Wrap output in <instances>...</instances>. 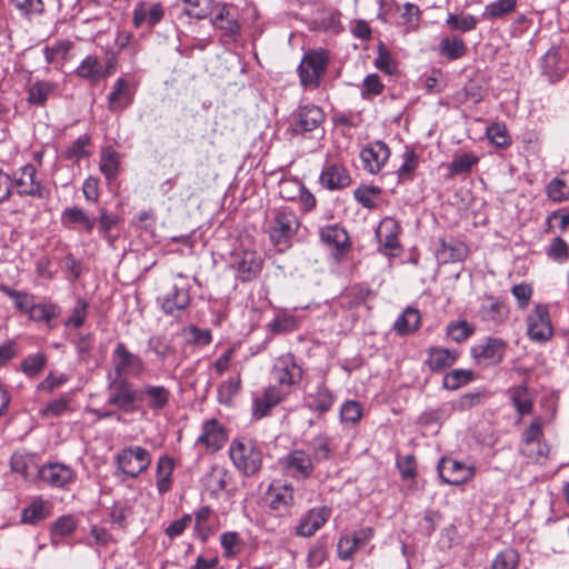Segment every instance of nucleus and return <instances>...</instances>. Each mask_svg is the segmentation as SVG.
Here are the masks:
<instances>
[{
    "label": "nucleus",
    "mask_w": 569,
    "mask_h": 569,
    "mask_svg": "<svg viewBox=\"0 0 569 569\" xmlns=\"http://www.w3.org/2000/svg\"><path fill=\"white\" fill-rule=\"evenodd\" d=\"M10 3L19 12V14L28 20L40 17L46 11L43 0H10Z\"/></svg>",
    "instance_id": "obj_48"
},
{
    "label": "nucleus",
    "mask_w": 569,
    "mask_h": 569,
    "mask_svg": "<svg viewBox=\"0 0 569 569\" xmlns=\"http://www.w3.org/2000/svg\"><path fill=\"white\" fill-rule=\"evenodd\" d=\"M0 291L13 301L14 308L17 310L24 315H29L36 302L33 295L12 289L7 284H0Z\"/></svg>",
    "instance_id": "obj_47"
},
{
    "label": "nucleus",
    "mask_w": 569,
    "mask_h": 569,
    "mask_svg": "<svg viewBox=\"0 0 569 569\" xmlns=\"http://www.w3.org/2000/svg\"><path fill=\"white\" fill-rule=\"evenodd\" d=\"M113 377H140L147 370L146 361L131 352L124 342L119 341L112 351Z\"/></svg>",
    "instance_id": "obj_8"
},
{
    "label": "nucleus",
    "mask_w": 569,
    "mask_h": 569,
    "mask_svg": "<svg viewBox=\"0 0 569 569\" xmlns=\"http://www.w3.org/2000/svg\"><path fill=\"white\" fill-rule=\"evenodd\" d=\"M439 477L443 483L459 486L470 481L475 477V467L467 466L450 457L440 459L437 466Z\"/></svg>",
    "instance_id": "obj_12"
},
{
    "label": "nucleus",
    "mask_w": 569,
    "mask_h": 569,
    "mask_svg": "<svg viewBox=\"0 0 569 569\" xmlns=\"http://www.w3.org/2000/svg\"><path fill=\"white\" fill-rule=\"evenodd\" d=\"M325 112L315 104L300 106L291 116L290 130L293 134H305L320 129Z\"/></svg>",
    "instance_id": "obj_9"
},
{
    "label": "nucleus",
    "mask_w": 569,
    "mask_h": 569,
    "mask_svg": "<svg viewBox=\"0 0 569 569\" xmlns=\"http://www.w3.org/2000/svg\"><path fill=\"white\" fill-rule=\"evenodd\" d=\"M507 352V342L501 338L488 337L472 347L471 355L478 365L497 366Z\"/></svg>",
    "instance_id": "obj_14"
},
{
    "label": "nucleus",
    "mask_w": 569,
    "mask_h": 569,
    "mask_svg": "<svg viewBox=\"0 0 569 569\" xmlns=\"http://www.w3.org/2000/svg\"><path fill=\"white\" fill-rule=\"evenodd\" d=\"M228 441L226 428L216 419H207L201 426V433L196 446H202L208 452L214 453L223 448Z\"/></svg>",
    "instance_id": "obj_15"
},
{
    "label": "nucleus",
    "mask_w": 569,
    "mask_h": 569,
    "mask_svg": "<svg viewBox=\"0 0 569 569\" xmlns=\"http://www.w3.org/2000/svg\"><path fill=\"white\" fill-rule=\"evenodd\" d=\"M279 463L284 473L297 480L309 479L315 471L310 455L302 449H293L280 458Z\"/></svg>",
    "instance_id": "obj_10"
},
{
    "label": "nucleus",
    "mask_w": 569,
    "mask_h": 569,
    "mask_svg": "<svg viewBox=\"0 0 569 569\" xmlns=\"http://www.w3.org/2000/svg\"><path fill=\"white\" fill-rule=\"evenodd\" d=\"M164 17V9L160 2H139L132 12V23L136 28L147 26L153 28Z\"/></svg>",
    "instance_id": "obj_23"
},
{
    "label": "nucleus",
    "mask_w": 569,
    "mask_h": 569,
    "mask_svg": "<svg viewBox=\"0 0 569 569\" xmlns=\"http://www.w3.org/2000/svg\"><path fill=\"white\" fill-rule=\"evenodd\" d=\"M419 163V157L413 149H406L403 161L398 169L400 180H411Z\"/></svg>",
    "instance_id": "obj_60"
},
{
    "label": "nucleus",
    "mask_w": 569,
    "mask_h": 569,
    "mask_svg": "<svg viewBox=\"0 0 569 569\" xmlns=\"http://www.w3.org/2000/svg\"><path fill=\"white\" fill-rule=\"evenodd\" d=\"M231 267L237 271L240 281L248 282L259 276L262 260L256 251L243 250L232 254Z\"/></svg>",
    "instance_id": "obj_17"
},
{
    "label": "nucleus",
    "mask_w": 569,
    "mask_h": 569,
    "mask_svg": "<svg viewBox=\"0 0 569 569\" xmlns=\"http://www.w3.org/2000/svg\"><path fill=\"white\" fill-rule=\"evenodd\" d=\"M390 157V149L383 141H376L360 151L362 168L377 174Z\"/></svg>",
    "instance_id": "obj_20"
},
{
    "label": "nucleus",
    "mask_w": 569,
    "mask_h": 569,
    "mask_svg": "<svg viewBox=\"0 0 569 569\" xmlns=\"http://www.w3.org/2000/svg\"><path fill=\"white\" fill-rule=\"evenodd\" d=\"M288 391L282 390L278 386H269L264 388L261 396L253 399L252 416L259 420L267 417L271 409L278 406L287 397Z\"/></svg>",
    "instance_id": "obj_22"
},
{
    "label": "nucleus",
    "mask_w": 569,
    "mask_h": 569,
    "mask_svg": "<svg viewBox=\"0 0 569 569\" xmlns=\"http://www.w3.org/2000/svg\"><path fill=\"white\" fill-rule=\"evenodd\" d=\"M38 476L41 481L53 488H66L76 481V471L60 462H49L39 468Z\"/></svg>",
    "instance_id": "obj_16"
},
{
    "label": "nucleus",
    "mask_w": 569,
    "mask_h": 569,
    "mask_svg": "<svg viewBox=\"0 0 569 569\" xmlns=\"http://www.w3.org/2000/svg\"><path fill=\"white\" fill-rule=\"evenodd\" d=\"M152 461L151 453L141 446L122 448L116 456L117 475L122 473L136 479L148 470Z\"/></svg>",
    "instance_id": "obj_6"
},
{
    "label": "nucleus",
    "mask_w": 569,
    "mask_h": 569,
    "mask_svg": "<svg viewBox=\"0 0 569 569\" xmlns=\"http://www.w3.org/2000/svg\"><path fill=\"white\" fill-rule=\"evenodd\" d=\"M140 402L146 401V406L153 412H160L168 407L171 398L170 390L164 386L144 385L139 389Z\"/></svg>",
    "instance_id": "obj_24"
},
{
    "label": "nucleus",
    "mask_w": 569,
    "mask_h": 569,
    "mask_svg": "<svg viewBox=\"0 0 569 569\" xmlns=\"http://www.w3.org/2000/svg\"><path fill=\"white\" fill-rule=\"evenodd\" d=\"M91 136L83 133L77 138L62 153L66 160L80 161L90 156Z\"/></svg>",
    "instance_id": "obj_46"
},
{
    "label": "nucleus",
    "mask_w": 569,
    "mask_h": 569,
    "mask_svg": "<svg viewBox=\"0 0 569 569\" xmlns=\"http://www.w3.org/2000/svg\"><path fill=\"white\" fill-rule=\"evenodd\" d=\"M473 333V328L467 320L451 322L447 327V336L455 342H462Z\"/></svg>",
    "instance_id": "obj_63"
},
{
    "label": "nucleus",
    "mask_w": 569,
    "mask_h": 569,
    "mask_svg": "<svg viewBox=\"0 0 569 569\" xmlns=\"http://www.w3.org/2000/svg\"><path fill=\"white\" fill-rule=\"evenodd\" d=\"M70 403L71 397L63 393L59 398L49 401L41 410V415L46 418H58L68 411H72Z\"/></svg>",
    "instance_id": "obj_52"
},
{
    "label": "nucleus",
    "mask_w": 569,
    "mask_h": 569,
    "mask_svg": "<svg viewBox=\"0 0 569 569\" xmlns=\"http://www.w3.org/2000/svg\"><path fill=\"white\" fill-rule=\"evenodd\" d=\"M331 508L319 506L308 510L300 519L296 528L297 536L311 537L329 520Z\"/></svg>",
    "instance_id": "obj_21"
},
{
    "label": "nucleus",
    "mask_w": 569,
    "mask_h": 569,
    "mask_svg": "<svg viewBox=\"0 0 569 569\" xmlns=\"http://www.w3.org/2000/svg\"><path fill=\"white\" fill-rule=\"evenodd\" d=\"M518 551L513 548H506L493 558L491 569H518Z\"/></svg>",
    "instance_id": "obj_57"
},
{
    "label": "nucleus",
    "mask_w": 569,
    "mask_h": 569,
    "mask_svg": "<svg viewBox=\"0 0 569 569\" xmlns=\"http://www.w3.org/2000/svg\"><path fill=\"white\" fill-rule=\"evenodd\" d=\"M436 256L442 263L459 262L467 258L468 248L462 242L447 243L441 239Z\"/></svg>",
    "instance_id": "obj_40"
},
{
    "label": "nucleus",
    "mask_w": 569,
    "mask_h": 569,
    "mask_svg": "<svg viewBox=\"0 0 569 569\" xmlns=\"http://www.w3.org/2000/svg\"><path fill=\"white\" fill-rule=\"evenodd\" d=\"M467 51L468 47L465 40L456 33L442 37L438 44V53L449 61L461 59Z\"/></svg>",
    "instance_id": "obj_34"
},
{
    "label": "nucleus",
    "mask_w": 569,
    "mask_h": 569,
    "mask_svg": "<svg viewBox=\"0 0 569 569\" xmlns=\"http://www.w3.org/2000/svg\"><path fill=\"white\" fill-rule=\"evenodd\" d=\"M421 322V316L418 309L407 307L396 319L393 330L399 336H408L416 332Z\"/></svg>",
    "instance_id": "obj_38"
},
{
    "label": "nucleus",
    "mask_w": 569,
    "mask_h": 569,
    "mask_svg": "<svg viewBox=\"0 0 569 569\" xmlns=\"http://www.w3.org/2000/svg\"><path fill=\"white\" fill-rule=\"evenodd\" d=\"M232 6L222 3L217 14L210 20L212 27L220 30L224 37L236 39L240 34V23L231 13Z\"/></svg>",
    "instance_id": "obj_26"
},
{
    "label": "nucleus",
    "mask_w": 569,
    "mask_h": 569,
    "mask_svg": "<svg viewBox=\"0 0 569 569\" xmlns=\"http://www.w3.org/2000/svg\"><path fill=\"white\" fill-rule=\"evenodd\" d=\"M328 63L329 54L326 50L307 51L298 66L300 84L305 89L318 88L321 78L326 74Z\"/></svg>",
    "instance_id": "obj_5"
},
{
    "label": "nucleus",
    "mask_w": 569,
    "mask_h": 569,
    "mask_svg": "<svg viewBox=\"0 0 569 569\" xmlns=\"http://www.w3.org/2000/svg\"><path fill=\"white\" fill-rule=\"evenodd\" d=\"M547 194L555 202L569 200V187L559 178H553L547 186Z\"/></svg>",
    "instance_id": "obj_64"
},
{
    "label": "nucleus",
    "mask_w": 569,
    "mask_h": 569,
    "mask_svg": "<svg viewBox=\"0 0 569 569\" xmlns=\"http://www.w3.org/2000/svg\"><path fill=\"white\" fill-rule=\"evenodd\" d=\"M320 239L331 250L336 260L342 258L351 248L347 231L338 224L321 228Z\"/></svg>",
    "instance_id": "obj_19"
},
{
    "label": "nucleus",
    "mask_w": 569,
    "mask_h": 569,
    "mask_svg": "<svg viewBox=\"0 0 569 569\" xmlns=\"http://www.w3.org/2000/svg\"><path fill=\"white\" fill-rule=\"evenodd\" d=\"M509 396L511 403L520 416L531 413L533 409V395L526 385L510 388Z\"/></svg>",
    "instance_id": "obj_39"
},
{
    "label": "nucleus",
    "mask_w": 569,
    "mask_h": 569,
    "mask_svg": "<svg viewBox=\"0 0 569 569\" xmlns=\"http://www.w3.org/2000/svg\"><path fill=\"white\" fill-rule=\"evenodd\" d=\"M333 395L323 383H319L315 391H310L306 397L308 408L319 413L329 411L333 405Z\"/></svg>",
    "instance_id": "obj_35"
},
{
    "label": "nucleus",
    "mask_w": 569,
    "mask_h": 569,
    "mask_svg": "<svg viewBox=\"0 0 569 569\" xmlns=\"http://www.w3.org/2000/svg\"><path fill=\"white\" fill-rule=\"evenodd\" d=\"M445 23L451 32L467 33L476 30L479 20L471 13H448Z\"/></svg>",
    "instance_id": "obj_41"
},
{
    "label": "nucleus",
    "mask_w": 569,
    "mask_h": 569,
    "mask_svg": "<svg viewBox=\"0 0 569 569\" xmlns=\"http://www.w3.org/2000/svg\"><path fill=\"white\" fill-rule=\"evenodd\" d=\"M61 313V308L53 302H34L28 317L34 322H44L49 329H53L56 325L53 320Z\"/></svg>",
    "instance_id": "obj_37"
},
{
    "label": "nucleus",
    "mask_w": 569,
    "mask_h": 569,
    "mask_svg": "<svg viewBox=\"0 0 569 569\" xmlns=\"http://www.w3.org/2000/svg\"><path fill=\"white\" fill-rule=\"evenodd\" d=\"M241 389V376L240 372L236 377H229L218 387V401L221 405L229 406L232 402L234 396L239 393Z\"/></svg>",
    "instance_id": "obj_49"
},
{
    "label": "nucleus",
    "mask_w": 569,
    "mask_h": 569,
    "mask_svg": "<svg viewBox=\"0 0 569 569\" xmlns=\"http://www.w3.org/2000/svg\"><path fill=\"white\" fill-rule=\"evenodd\" d=\"M320 183L329 190H338L348 187L351 183V177L343 166L332 163L323 168Z\"/></svg>",
    "instance_id": "obj_29"
},
{
    "label": "nucleus",
    "mask_w": 569,
    "mask_h": 569,
    "mask_svg": "<svg viewBox=\"0 0 569 569\" xmlns=\"http://www.w3.org/2000/svg\"><path fill=\"white\" fill-rule=\"evenodd\" d=\"M489 299L492 302L489 306L482 307V319L493 323H501L508 317V308L503 302L493 301L492 297H489Z\"/></svg>",
    "instance_id": "obj_58"
},
{
    "label": "nucleus",
    "mask_w": 569,
    "mask_h": 569,
    "mask_svg": "<svg viewBox=\"0 0 569 569\" xmlns=\"http://www.w3.org/2000/svg\"><path fill=\"white\" fill-rule=\"evenodd\" d=\"M48 362V357L44 352H37L27 356L20 363L21 372L29 379L38 378Z\"/></svg>",
    "instance_id": "obj_45"
},
{
    "label": "nucleus",
    "mask_w": 569,
    "mask_h": 569,
    "mask_svg": "<svg viewBox=\"0 0 569 569\" xmlns=\"http://www.w3.org/2000/svg\"><path fill=\"white\" fill-rule=\"evenodd\" d=\"M61 223L68 229L81 226L87 233H91L96 224V218L88 214L82 208L71 207L62 211Z\"/></svg>",
    "instance_id": "obj_32"
},
{
    "label": "nucleus",
    "mask_w": 569,
    "mask_h": 569,
    "mask_svg": "<svg viewBox=\"0 0 569 569\" xmlns=\"http://www.w3.org/2000/svg\"><path fill=\"white\" fill-rule=\"evenodd\" d=\"M108 109L111 112H121L133 102V94L129 89V83L123 78H118L112 90L107 97Z\"/></svg>",
    "instance_id": "obj_28"
},
{
    "label": "nucleus",
    "mask_w": 569,
    "mask_h": 569,
    "mask_svg": "<svg viewBox=\"0 0 569 569\" xmlns=\"http://www.w3.org/2000/svg\"><path fill=\"white\" fill-rule=\"evenodd\" d=\"M191 284L186 276L178 273L171 287L157 298L161 311L176 319L188 309L191 302Z\"/></svg>",
    "instance_id": "obj_4"
},
{
    "label": "nucleus",
    "mask_w": 569,
    "mask_h": 569,
    "mask_svg": "<svg viewBox=\"0 0 569 569\" xmlns=\"http://www.w3.org/2000/svg\"><path fill=\"white\" fill-rule=\"evenodd\" d=\"M56 84L50 81L37 80L28 89V103L43 107L49 96L54 91Z\"/></svg>",
    "instance_id": "obj_43"
},
{
    "label": "nucleus",
    "mask_w": 569,
    "mask_h": 569,
    "mask_svg": "<svg viewBox=\"0 0 569 569\" xmlns=\"http://www.w3.org/2000/svg\"><path fill=\"white\" fill-rule=\"evenodd\" d=\"M487 138L498 148L505 149L511 144V138L503 123L495 122L487 128Z\"/></svg>",
    "instance_id": "obj_56"
},
{
    "label": "nucleus",
    "mask_w": 569,
    "mask_h": 569,
    "mask_svg": "<svg viewBox=\"0 0 569 569\" xmlns=\"http://www.w3.org/2000/svg\"><path fill=\"white\" fill-rule=\"evenodd\" d=\"M120 168V154L112 148H107L101 153L99 164L100 171L103 173L108 182L117 179Z\"/></svg>",
    "instance_id": "obj_44"
},
{
    "label": "nucleus",
    "mask_w": 569,
    "mask_h": 569,
    "mask_svg": "<svg viewBox=\"0 0 569 569\" xmlns=\"http://www.w3.org/2000/svg\"><path fill=\"white\" fill-rule=\"evenodd\" d=\"M400 227L393 219H385L376 230L379 243L382 246L386 254L397 256L395 251L400 249L398 236Z\"/></svg>",
    "instance_id": "obj_25"
},
{
    "label": "nucleus",
    "mask_w": 569,
    "mask_h": 569,
    "mask_svg": "<svg viewBox=\"0 0 569 569\" xmlns=\"http://www.w3.org/2000/svg\"><path fill=\"white\" fill-rule=\"evenodd\" d=\"M173 458L167 455L159 457L156 466V487L159 495L163 496L171 490L173 483Z\"/></svg>",
    "instance_id": "obj_33"
},
{
    "label": "nucleus",
    "mask_w": 569,
    "mask_h": 569,
    "mask_svg": "<svg viewBox=\"0 0 569 569\" xmlns=\"http://www.w3.org/2000/svg\"><path fill=\"white\" fill-rule=\"evenodd\" d=\"M479 159L473 153H462L456 156L449 163V177L469 173Z\"/></svg>",
    "instance_id": "obj_51"
},
{
    "label": "nucleus",
    "mask_w": 569,
    "mask_h": 569,
    "mask_svg": "<svg viewBox=\"0 0 569 569\" xmlns=\"http://www.w3.org/2000/svg\"><path fill=\"white\" fill-rule=\"evenodd\" d=\"M459 353L440 347H431L427 350L426 365L431 371H442L453 366Z\"/></svg>",
    "instance_id": "obj_31"
},
{
    "label": "nucleus",
    "mask_w": 569,
    "mask_h": 569,
    "mask_svg": "<svg viewBox=\"0 0 569 569\" xmlns=\"http://www.w3.org/2000/svg\"><path fill=\"white\" fill-rule=\"evenodd\" d=\"M52 513V505L38 497L31 503L21 510L20 521L23 525H37L46 520Z\"/></svg>",
    "instance_id": "obj_30"
},
{
    "label": "nucleus",
    "mask_w": 569,
    "mask_h": 569,
    "mask_svg": "<svg viewBox=\"0 0 569 569\" xmlns=\"http://www.w3.org/2000/svg\"><path fill=\"white\" fill-rule=\"evenodd\" d=\"M302 373L301 367L297 365L292 355L281 357L273 368V377L278 387L288 392L292 386L301 381Z\"/></svg>",
    "instance_id": "obj_18"
},
{
    "label": "nucleus",
    "mask_w": 569,
    "mask_h": 569,
    "mask_svg": "<svg viewBox=\"0 0 569 569\" xmlns=\"http://www.w3.org/2000/svg\"><path fill=\"white\" fill-rule=\"evenodd\" d=\"M308 450L313 463L327 461L332 455L331 440L325 435H318L308 443Z\"/></svg>",
    "instance_id": "obj_42"
},
{
    "label": "nucleus",
    "mask_w": 569,
    "mask_h": 569,
    "mask_svg": "<svg viewBox=\"0 0 569 569\" xmlns=\"http://www.w3.org/2000/svg\"><path fill=\"white\" fill-rule=\"evenodd\" d=\"M74 72L79 78L88 80L92 84L111 74L109 66L103 67L98 57L92 54L87 56Z\"/></svg>",
    "instance_id": "obj_27"
},
{
    "label": "nucleus",
    "mask_w": 569,
    "mask_h": 569,
    "mask_svg": "<svg viewBox=\"0 0 569 569\" xmlns=\"http://www.w3.org/2000/svg\"><path fill=\"white\" fill-rule=\"evenodd\" d=\"M377 51L378 56L373 60V66L387 74L395 73L397 71L396 61L391 57L389 48L381 40L377 43Z\"/></svg>",
    "instance_id": "obj_53"
},
{
    "label": "nucleus",
    "mask_w": 569,
    "mask_h": 569,
    "mask_svg": "<svg viewBox=\"0 0 569 569\" xmlns=\"http://www.w3.org/2000/svg\"><path fill=\"white\" fill-rule=\"evenodd\" d=\"M546 253L552 260L563 263L569 258V246L561 237H556L546 249Z\"/></svg>",
    "instance_id": "obj_62"
},
{
    "label": "nucleus",
    "mask_w": 569,
    "mask_h": 569,
    "mask_svg": "<svg viewBox=\"0 0 569 569\" xmlns=\"http://www.w3.org/2000/svg\"><path fill=\"white\" fill-rule=\"evenodd\" d=\"M517 8V0H497L485 7L482 16L487 19H500L512 13Z\"/></svg>",
    "instance_id": "obj_50"
},
{
    "label": "nucleus",
    "mask_w": 569,
    "mask_h": 569,
    "mask_svg": "<svg viewBox=\"0 0 569 569\" xmlns=\"http://www.w3.org/2000/svg\"><path fill=\"white\" fill-rule=\"evenodd\" d=\"M450 411L446 405L435 409H427L419 416V423L426 427L442 423L448 419Z\"/></svg>",
    "instance_id": "obj_61"
},
{
    "label": "nucleus",
    "mask_w": 569,
    "mask_h": 569,
    "mask_svg": "<svg viewBox=\"0 0 569 569\" xmlns=\"http://www.w3.org/2000/svg\"><path fill=\"white\" fill-rule=\"evenodd\" d=\"M231 480V472L223 466L213 465L206 477V486L211 496L218 498L221 492L226 491Z\"/></svg>",
    "instance_id": "obj_36"
},
{
    "label": "nucleus",
    "mask_w": 569,
    "mask_h": 569,
    "mask_svg": "<svg viewBox=\"0 0 569 569\" xmlns=\"http://www.w3.org/2000/svg\"><path fill=\"white\" fill-rule=\"evenodd\" d=\"M88 301L83 298H78L70 317L64 321V326L74 329L83 327L88 317Z\"/></svg>",
    "instance_id": "obj_55"
},
{
    "label": "nucleus",
    "mask_w": 569,
    "mask_h": 569,
    "mask_svg": "<svg viewBox=\"0 0 569 569\" xmlns=\"http://www.w3.org/2000/svg\"><path fill=\"white\" fill-rule=\"evenodd\" d=\"M228 455L233 467L246 478L256 476L262 468V447L252 438L238 437L232 439L228 448Z\"/></svg>",
    "instance_id": "obj_1"
},
{
    "label": "nucleus",
    "mask_w": 569,
    "mask_h": 569,
    "mask_svg": "<svg viewBox=\"0 0 569 569\" xmlns=\"http://www.w3.org/2000/svg\"><path fill=\"white\" fill-rule=\"evenodd\" d=\"M12 188L21 197H32L40 200H47L50 197V190L37 179V169L33 164L27 163L14 171Z\"/></svg>",
    "instance_id": "obj_7"
},
{
    "label": "nucleus",
    "mask_w": 569,
    "mask_h": 569,
    "mask_svg": "<svg viewBox=\"0 0 569 569\" xmlns=\"http://www.w3.org/2000/svg\"><path fill=\"white\" fill-rule=\"evenodd\" d=\"M267 499L269 508L277 516H290L295 503L292 485L273 481L267 490Z\"/></svg>",
    "instance_id": "obj_13"
},
{
    "label": "nucleus",
    "mask_w": 569,
    "mask_h": 569,
    "mask_svg": "<svg viewBox=\"0 0 569 569\" xmlns=\"http://www.w3.org/2000/svg\"><path fill=\"white\" fill-rule=\"evenodd\" d=\"M211 508L209 506H202L194 512L196 523L193 527L194 535L201 539L202 542L207 541L211 535V528L207 523L211 516Z\"/></svg>",
    "instance_id": "obj_54"
},
{
    "label": "nucleus",
    "mask_w": 569,
    "mask_h": 569,
    "mask_svg": "<svg viewBox=\"0 0 569 569\" xmlns=\"http://www.w3.org/2000/svg\"><path fill=\"white\" fill-rule=\"evenodd\" d=\"M527 335L532 341L537 342H546L551 339L553 329L549 309L546 305H536L527 316Z\"/></svg>",
    "instance_id": "obj_11"
},
{
    "label": "nucleus",
    "mask_w": 569,
    "mask_h": 569,
    "mask_svg": "<svg viewBox=\"0 0 569 569\" xmlns=\"http://www.w3.org/2000/svg\"><path fill=\"white\" fill-rule=\"evenodd\" d=\"M473 378V372L471 370L465 369H456L451 372H448L442 380L443 388L448 390H456L461 386L468 383Z\"/></svg>",
    "instance_id": "obj_59"
},
{
    "label": "nucleus",
    "mask_w": 569,
    "mask_h": 569,
    "mask_svg": "<svg viewBox=\"0 0 569 569\" xmlns=\"http://www.w3.org/2000/svg\"><path fill=\"white\" fill-rule=\"evenodd\" d=\"M106 406L113 408L120 416L138 411L140 393L136 385L127 377L108 376Z\"/></svg>",
    "instance_id": "obj_2"
},
{
    "label": "nucleus",
    "mask_w": 569,
    "mask_h": 569,
    "mask_svg": "<svg viewBox=\"0 0 569 569\" xmlns=\"http://www.w3.org/2000/svg\"><path fill=\"white\" fill-rule=\"evenodd\" d=\"M300 227V221L295 211L288 207L272 210V219L269 227V238L273 246L280 250L291 246V240Z\"/></svg>",
    "instance_id": "obj_3"
}]
</instances>
